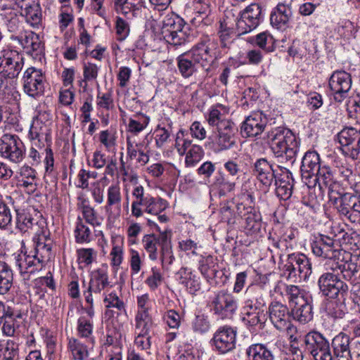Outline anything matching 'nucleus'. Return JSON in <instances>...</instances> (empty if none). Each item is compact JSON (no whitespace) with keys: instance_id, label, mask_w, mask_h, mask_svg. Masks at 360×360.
Listing matches in <instances>:
<instances>
[{"instance_id":"obj_1","label":"nucleus","mask_w":360,"mask_h":360,"mask_svg":"<svg viewBox=\"0 0 360 360\" xmlns=\"http://www.w3.org/2000/svg\"><path fill=\"white\" fill-rule=\"evenodd\" d=\"M215 44L207 39L198 43L190 51L179 55L176 58L178 70L184 78H189L199 68L206 72L210 70L215 59Z\"/></svg>"},{"instance_id":"obj_2","label":"nucleus","mask_w":360,"mask_h":360,"mask_svg":"<svg viewBox=\"0 0 360 360\" xmlns=\"http://www.w3.org/2000/svg\"><path fill=\"white\" fill-rule=\"evenodd\" d=\"M51 256V243L43 242L41 239L37 242L34 251L30 253L22 251L18 255L16 265L25 284L31 279L32 275L42 269Z\"/></svg>"},{"instance_id":"obj_3","label":"nucleus","mask_w":360,"mask_h":360,"mask_svg":"<svg viewBox=\"0 0 360 360\" xmlns=\"http://www.w3.org/2000/svg\"><path fill=\"white\" fill-rule=\"evenodd\" d=\"M266 139L275 157L295 162L300 143L292 131L283 127L273 128L267 131Z\"/></svg>"},{"instance_id":"obj_4","label":"nucleus","mask_w":360,"mask_h":360,"mask_svg":"<svg viewBox=\"0 0 360 360\" xmlns=\"http://www.w3.org/2000/svg\"><path fill=\"white\" fill-rule=\"evenodd\" d=\"M208 306L218 319L230 320L236 314L238 304L237 298L231 292L221 290L211 297Z\"/></svg>"},{"instance_id":"obj_5","label":"nucleus","mask_w":360,"mask_h":360,"mask_svg":"<svg viewBox=\"0 0 360 360\" xmlns=\"http://www.w3.org/2000/svg\"><path fill=\"white\" fill-rule=\"evenodd\" d=\"M311 250L314 255L324 259L333 260L344 259V256H349V252L342 248L339 243L333 238L323 234H319L311 243Z\"/></svg>"},{"instance_id":"obj_6","label":"nucleus","mask_w":360,"mask_h":360,"mask_svg":"<svg viewBox=\"0 0 360 360\" xmlns=\"http://www.w3.org/2000/svg\"><path fill=\"white\" fill-rule=\"evenodd\" d=\"M188 26L179 17L167 18L163 22L162 34L164 39L174 46H181L189 38Z\"/></svg>"},{"instance_id":"obj_7","label":"nucleus","mask_w":360,"mask_h":360,"mask_svg":"<svg viewBox=\"0 0 360 360\" xmlns=\"http://www.w3.org/2000/svg\"><path fill=\"white\" fill-rule=\"evenodd\" d=\"M283 272L288 279L306 281L312 273L311 264L304 254H290L283 266Z\"/></svg>"},{"instance_id":"obj_8","label":"nucleus","mask_w":360,"mask_h":360,"mask_svg":"<svg viewBox=\"0 0 360 360\" xmlns=\"http://www.w3.org/2000/svg\"><path fill=\"white\" fill-rule=\"evenodd\" d=\"M24 65V57L16 50L6 49L0 51V75L5 79L18 76Z\"/></svg>"},{"instance_id":"obj_9","label":"nucleus","mask_w":360,"mask_h":360,"mask_svg":"<svg viewBox=\"0 0 360 360\" xmlns=\"http://www.w3.org/2000/svg\"><path fill=\"white\" fill-rule=\"evenodd\" d=\"M304 343L305 351L315 360H333L329 342L321 333L309 332L304 338Z\"/></svg>"},{"instance_id":"obj_10","label":"nucleus","mask_w":360,"mask_h":360,"mask_svg":"<svg viewBox=\"0 0 360 360\" xmlns=\"http://www.w3.org/2000/svg\"><path fill=\"white\" fill-rule=\"evenodd\" d=\"M0 155L14 163L22 161L25 155V146L15 134H6L0 139Z\"/></svg>"},{"instance_id":"obj_11","label":"nucleus","mask_w":360,"mask_h":360,"mask_svg":"<svg viewBox=\"0 0 360 360\" xmlns=\"http://www.w3.org/2000/svg\"><path fill=\"white\" fill-rule=\"evenodd\" d=\"M112 287L108 276V267L103 264L101 267L94 270L90 274V281L86 290L84 291V296L88 304H92L94 295H99L105 289Z\"/></svg>"},{"instance_id":"obj_12","label":"nucleus","mask_w":360,"mask_h":360,"mask_svg":"<svg viewBox=\"0 0 360 360\" xmlns=\"http://www.w3.org/2000/svg\"><path fill=\"white\" fill-rule=\"evenodd\" d=\"M222 127L210 135L206 143L215 153L230 150L236 145L234 123Z\"/></svg>"},{"instance_id":"obj_13","label":"nucleus","mask_w":360,"mask_h":360,"mask_svg":"<svg viewBox=\"0 0 360 360\" xmlns=\"http://www.w3.org/2000/svg\"><path fill=\"white\" fill-rule=\"evenodd\" d=\"M318 284L322 293L333 299L339 295L343 297L348 291V285L334 273L323 274L319 278Z\"/></svg>"},{"instance_id":"obj_14","label":"nucleus","mask_w":360,"mask_h":360,"mask_svg":"<svg viewBox=\"0 0 360 360\" xmlns=\"http://www.w3.org/2000/svg\"><path fill=\"white\" fill-rule=\"evenodd\" d=\"M45 77L41 70L31 67L27 68L22 77L24 92L29 96L37 98L44 91Z\"/></svg>"},{"instance_id":"obj_15","label":"nucleus","mask_w":360,"mask_h":360,"mask_svg":"<svg viewBox=\"0 0 360 360\" xmlns=\"http://www.w3.org/2000/svg\"><path fill=\"white\" fill-rule=\"evenodd\" d=\"M328 85L335 101L340 103L348 96L352 86L351 75L344 70H336L330 77Z\"/></svg>"},{"instance_id":"obj_16","label":"nucleus","mask_w":360,"mask_h":360,"mask_svg":"<svg viewBox=\"0 0 360 360\" xmlns=\"http://www.w3.org/2000/svg\"><path fill=\"white\" fill-rule=\"evenodd\" d=\"M269 319L274 327L280 330L290 333L296 328L290 321L289 309L286 305L278 302L271 303L269 307Z\"/></svg>"},{"instance_id":"obj_17","label":"nucleus","mask_w":360,"mask_h":360,"mask_svg":"<svg viewBox=\"0 0 360 360\" xmlns=\"http://www.w3.org/2000/svg\"><path fill=\"white\" fill-rule=\"evenodd\" d=\"M268 122L267 117L257 111L247 117L240 126V134L245 138H256L264 131Z\"/></svg>"},{"instance_id":"obj_18","label":"nucleus","mask_w":360,"mask_h":360,"mask_svg":"<svg viewBox=\"0 0 360 360\" xmlns=\"http://www.w3.org/2000/svg\"><path fill=\"white\" fill-rule=\"evenodd\" d=\"M236 330L231 326H221L214 333L212 345L219 352L227 353L236 347Z\"/></svg>"},{"instance_id":"obj_19","label":"nucleus","mask_w":360,"mask_h":360,"mask_svg":"<svg viewBox=\"0 0 360 360\" xmlns=\"http://www.w3.org/2000/svg\"><path fill=\"white\" fill-rule=\"evenodd\" d=\"M148 223L150 226H156L160 233L158 235L154 233L146 234L143 237L141 243L143 249L148 255L149 259L152 261H155L159 257L158 246H160V249L162 248L161 240L164 237L172 238V233L171 231L167 230L160 231L159 227L150 219H148Z\"/></svg>"},{"instance_id":"obj_20","label":"nucleus","mask_w":360,"mask_h":360,"mask_svg":"<svg viewBox=\"0 0 360 360\" xmlns=\"http://www.w3.org/2000/svg\"><path fill=\"white\" fill-rule=\"evenodd\" d=\"M253 174L265 188H269L276 179L273 165L265 158H259L253 165Z\"/></svg>"},{"instance_id":"obj_21","label":"nucleus","mask_w":360,"mask_h":360,"mask_svg":"<svg viewBox=\"0 0 360 360\" xmlns=\"http://www.w3.org/2000/svg\"><path fill=\"white\" fill-rule=\"evenodd\" d=\"M292 15V12L289 5L278 4L271 13L270 23L274 27L284 30L288 27Z\"/></svg>"},{"instance_id":"obj_22","label":"nucleus","mask_w":360,"mask_h":360,"mask_svg":"<svg viewBox=\"0 0 360 360\" xmlns=\"http://www.w3.org/2000/svg\"><path fill=\"white\" fill-rule=\"evenodd\" d=\"M176 280L191 295H195L200 290L201 283L200 278L188 267H181L176 272Z\"/></svg>"},{"instance_id":"obj_23","label":"nucleus","mask_w":360,"mask_h":360,"mask_svg":"<svg viewBox=\"0 0 360 360\" xmlns=\"http://www.w3.org/2000/svg\"><path fill=\"white\" fill-rule=\"evenodd\" d=\"M321 160L319 153L315 150H308L302 160L300 170L303 179H310L319 171Z\"/></svg>"},{"instance_id":"obj_24","label":"nucleus","mask_w":360,"mask_h":360,"mask_svg":"<svg viewBox=\"0 0 360 360\" xmlns=\"http://www.w3.org/2000/svg\"><path fill=\"white\" fill-rule=\"evenodd\" d=\"M349 343L350 338L345 333H340L334 337L331 346L338 360H352Z\"/></svg>"},{"instance_id":"obj_25","label":"nucleus","mask_w":360,"mask_h":360,"mask_svg":"<svg viewBox=\"0 0 360 360\" xmlns=\"http://www.w3.org/2000/svg\"><path fill=\"white\" fill-rule=\"evenodd\" d=\"M352 255L349 256H344V259L336 260L335 264H332L331 269L335 272L340 270L343 278L350 282H354L356 280V275L359 271L356 263L352 262Z\"/></svg>"},{"instance_id":"obj_26","label":"nucleus","mask_w":360,"mask_h":360,"mask_svg":"<svg viewBox=\"0 0 360 360\" xmlns=\"http://www.w3.org/2000/svg\"><path fill=\"white\" fill-rule=\"evenodd\" d=\"M285 174L276 176L274 181L276 186V194L283 200H287L291 197L294 184L292 173L288 169H285Z\"/></svg>"},{"instance_id":"obj_27","label":"nucleus","mask_w":360,"mask_h":360,"mask_svg":"<svg viewBox=\"0 0 360 360\" xmlns=\"http://www.w3.org/2000/svg\"><path fill=\"white\" fill-rule=\"evenodd\" d=\"M15 5L14 4L0 5V15L4 25L11 32H15L18 30L20 25V16L13 7Z\"/></svg>"},{"instance_id":"obj_28","label":"nucleus","mask_w":360,"mask_h":360,"mask_svg":"<svg viewBox=\"0 0 360 360\" xmlns=\"http://www.w3.org/2000/svg\"><path fill=\"white\" fill-rule=\"evenodd\" d=\"M122 195L119 184H112L107 190V202L105 206L106 213L111 216L114 212L118 215L121 211Z\"/></svg>"},{"instance_id":"obj_29","label":"nucleus","mask_w":360,"mask_h":360,"mask_svg":"<svg viewBox=\"0 0 360 360\" xmlns=\"http://www.w3.org/2000/svg\"><path fill=\"white\" fill-rule=\"evenodd\" d=\"M290 308L293 319L300 323L304 324L313 319V298L294 304Z\"/></svg>"},{"instance_id":"obj_30","label":"nucleus","mask_w":360,"mask_h":360,"mask_svg":"<svg viewBox=\"0 0 360 360\" xmlns=\"http://www.w3.org/2000/svg\"><path fill=\"white\" fill-rule=\"evenodd\" d=\"M354 205V195L347 193L342 196L340 202L336 205V210L343 219L356 224V216L353 213Z\"/></svg>"},{"instance_id":"obj_31","label":"nucleus","mask_w":360,"mask_h":360,"mask_svg":"<svg viewBox=\"0 0 360 360\" xmlns=\"http://www.w3.org/2000/svg\"><path fill=\"white\" fill-rule=\"evenodd\" d=\"M247 360H274V354L267 345L252 344L246 349Z\"/></svg>"},{"instance_id":"obj_32","label":"nucleus","mask_w":360,"mask_h":360,"mask_svg":"<svg viewBox=\"0 0 360 360\" xmlns=\"http://www.w3.org/2000/svg\"><path fill=\"white\" fill-rule=\"evenodd\" d=\"M356 127H344L337 135V140L342 146H348L360 137V117H356Z\"/></svg>"},{"instance_id":"obj_33","label":"nucleus","mask_w":360,"mask_h":360,"mask_svg":"<svg viewBox=\"0 0 360 360\" xmlns=\"http://www.w3.org/2000/svg\"><path fill=\"white\" fill-rule=\"evenodd\" d=\"M248 304H252L258 310H264L266 302L264 298L262 287L259 285H252L248 287L245 292V301Z\"/></svg>"},{"instance_id":"obj_34","label":"nucleus","mask_w":360,"mask_h":360,"mask_svg":"<svg viewBox=\"0 0 360 360\" xmlns=\"http://www.w3.org/2000/svg\"><path fill=\"white\" fill-rule=\"evenodd\" d=\"M283 293L290 307L312 298L310 294L295 285H284Z\"/></svg>"},{"instance_id":"obj_35","label":"nucleus","mask_w":360,"mask_h":360,"mask_svg":"<svg viewBox=\"0 0 360 360\" xmlns=\"http://www.w3.org/2000/svg\"><path fill=\"white\" fill-rule=\"evenodd\" d=\"M132 196L134 198L131 203V214L139 218L143 214L141 206L145 203L148 198L151 196L149 193L145 192L144 188L141 186H136L132 191Z\"/></svg>"},{"instance_id":"obj_36","label":"nucleus","mask_w":360,"mask_h":360,"mask_svg":"<svg viewBox=\"0 0 360 360\" xmlns=\"http://www.w3.org/2000/svg\"><path fill=\"white\" fill-rule=\"evenodd\" d=\"M50 135V130L48 127L41 120H34L29 131V136L32 140L37 141L34 142L37 146L42 141H48Z\"/></svg>"},{"instance_id":"obj_37","label":"nucleus","mask_w":360,"mask_h":360,"mask_svg":"<svg viewBox=\"0 0 360 360\" xmlns=\"http://www.w3.org/2000/svg\"><path fill=\"white\" fill-rule=\"evenodd\" d=\"M21 177L20 185L26 188L28 192L33 193L37 189V172L28 165H23L20 169Z\"/></svg>"},{"instance_id":"obj_38","label":"nucleus","mask_w":360,"mask_h":360,"mask_svg":"<svg viewBox=\"0 0 360 360\" xmlns=\"http://www.w3.org/2000/svg\"><path fill=\"white\" fill-rule=\"evenodd\" d=\"M230 24L231 22L226 15L219 21L217 34L223 47H226L228 44L231 41L233 34H236V29L233 30L231 27Z\"/></svg>"},{"instance_id":"obj_39","label":"nucleus","mask_w":360,"mask_h":360,"mask_svg":"<svg viewBox=\"0 0 360 360\" xmlns=\"http://www.w3.org/2000/svg\"><path fill=\"white\" fill-rule=\"evenodd\" d=\"M13 281L11 267L6 262L0 261V295H5L11 290Z\"/></svg>"},{"instance_id":"obj_40","label":"nucleus","mask_w":360,"mask_h":360,"mask_svg":"<svg viewBox=\"0 0 360 360\" xmlns=\"http://www.w3.org/2000/svg\"><path fill=\"white\" fill-rule=\"evenodd\" d=\"M8 202L0 199V229L6 230L11 225L12 213L11 207L14 202L11 196H6Z\"/></svg>"},{"instance_id":"obj_41","label":"nucleus","mask_w":360,"mask_h":360,"mask_svg":"<svg viewBox=\"0 0 360 360\" xmlns=\"http://www.w3.org/2000/svg\"><path fill=\"white\" fill-rule=\"evenodd\" d=\"M168 207L167 200L160 198L150 196L141 206L143 213L158 215Z\"/></svg>"},{"instance_id":"obj_42","label":"nucleus","mask_w":360,"mask_h":360,"mask_svg":"<svg viewBox=\"0 0 360 360\" xmlns=\"http://www.w3.org/2000/svg\"><path fill=\"white\" fill-rule=\"evenodd\" d=\"M212 186L217 189L220 196H225L234 191L236 183L230 181L224 174L219 173L214 176Z\"/></svg>"},{"instance_id":"obj_43","label":"nucleus","mask_w":360,"mask_h":360,"mask_svg":"<svg viewBox=\"0 0 360 360\" xmlns=\"http://www.w3.org/2000/svg\"><path fill=\"white\" fill-rule=\"evenodd\" d=\"M75 238L77 243H87L92 240V234L90 228L80 217H78L75 229Z\"/></svg>"},{"instance_id":"obj_44","label":"nucleus","mask_w":360,"mask_h":360,"mask_svg":"<svg viewBox=\"0 0 360 360\" xmlns=\"http://www.w3.org/2000/svg\"><path fill=\"white\" fill-rule=\"evenodd\" d=\"M162 248L160 250V259L163 268L168 269L174 261L172 251V238L164 237L162 240Z\"/></svg>"},{"instance_id":"obj_45","label":"nucleus","mask_w":360,"mask_h":360,"mask_svg":"<svg viewBox=\"0 0 360 360\" xmlns=\"http://www.w3.org/2000/svg\"><path fill=\"white\" fill-rule=\"evenodd\" d=\"M141 8V0H124L115 11L130 19L136 17Z\"/></svg>"},{"instance_id":"obj_46","label":"nucleus","mask_w":360,"mask_h":360,"mask_svg":"<svg viewBox=\"0 0 360 360\" xmlns=\"http://www.w3.org/2000/svg\"><path fill=\"white\" fill-rule=\"evenodd\" d=\"M243 18L248 20L252 26H258L262 19V11L257 4H252L247 6L242 12Z\"/></svg>"},{"instance_id":"obj_47","label":"nucleus","mask_w":360,"mask_h":360,"mask_svg":"<svg viewBox=\"0 0 360 360\" xmlns=\"http://www.w3.org/2000/svg\"><path fill=\"white\" fill-rule=\"evenodd\" d=\"M149 122V117L141 113L136 114L134 118H129L127 131L134 134H138L146 128Z\"/></svg>"},{"instance_id":"obj_48","label":"nucleus","mask_w":360,"mask_h":360,"mask_svg":"<svg viewBox=\"0 0 360 360\" xmlns=\"http://www.w3.org/2000/svg\"><path fill=\"white\" fill-rule=\"evenodd\" d=\"M25 15L26 21L32 27H37L41 22V9L39 4H25Z\"/></svg>"},{"instance_id":"obj_49","label":"nucleus","mask_w":360,"mask_h":360,"mask_svg":"<svg viewBox=\"0 0 360 360\" xmlns=\"http://www.w3.org/2000/svg\"><path fill=\"white\" fill-rule=\"evenodd\" d=\"M16 212V227L22 232H26L35 223V219L26 210L15 209Z\"/></svg>"},{"instance_id":"obj_50","label":"nucleus","mask_w":360,"mask_h":360,"mask_svg":"<svg viewBox=\"0 0 360 360\" xmlns=\"http://www.w3.org/2000/svg\"><path fill=\"white\" fill-rule=\"evenodd\" d=\"M245 215V228L248 231L256 233L261 228V215L255 209L253 210H247Z\"/></svg>"},{"instance_id":"obj_51","label":"nucleus","mask_w":360,"mask_h":360,"mask_svg":"<svg viewBox=\"0 0 360 360\" xmlns=\"http://www.w3.org/2000/svg\"><path fill=\"white\" fill-rule=\"evenodd\" d=\"M68 347L75 360H85L89 356L86 347L75 338L70 339Z\"/></svg>"},{"instance_id":"obj_52","label":"nucleus","mask_w":360,"mask_h":360,"mask_svg":"<svg viewBox=\"0 0 360 360\" xmlns=\"http://www.w3.org/2000/svg\"><path fill=\"white\" fill-rule=\"evenodd\" d=\"M207 120L210 126L216 127L217 130L222 129V125L223 127H227L233 124V122L229 120L223 119L222 114L217 109L210 110Z\"/></svg>"},{"instance_id":"obj_53","label":"nucleus","mask_w":360,"mask_h":360,"mask_svg":"<svg viewBox=\"0 0 360 360\" xmlns=\"http://www.w3.org/2000/svg\"><path fill=\"white\" fill-rule=\"evenodd\" d=\"M172 133V122L167 124V127L158 125L155 129V139L158 148H162L169 140Z\"/></svg>"},{"instance_id":"obj_54","label":"nucleus","mask_w":360,"mask_h":360,"mask_svg":"<svg viewBox=\"0 0 360 360\" xmlns=\"http://www.w3.org/2000/svg\"><path fill=\"white\" fill-rule=\"evenodd\" d=\"M116 132L113 130L106 129L99 134V141L108 152H113L116 146Z\"/></svg>"},{"instance_id":"obj_55","label":"nucleus","mask_w":360,"mask_h":360,"mask_svg":"<svg viewBox=\"0 0 360 360\" xmlns=\"http://www.w3.org/2000/svg\"><path fill=\"white\" fill-rule=\"evenodd\" d=\"M314 181L319 182V186L331 185L334 181L333 172L328 166H322L319 171L314 175Z\"/></svg>"},{"instance_id":"obj_56","label":"nucleus","mask_w":360,"mask_h":360,"mask_svg":"<svg viewBox=\"0 0 360 360\" xmlns=\"http://www.w3.org/2000/svg\"><path fill=\"white\" fill-rule=\"evenodd\" d=\"M186 154V165L193 167L200 161L204 155V150L201 146L193 145Z\"/></svg>"},{"instance_id":"obj_57","label":"nucleus","mask_w":360,"mask_h":360,"mask_svg":"<svg viewBox=\"0 0 360 360\" xmlns=\"http://www.w3.org/2000/svg\"><path fill=\"white\" fill-rule=\"evenodd\" d=\"M255 42L259 48L267 52L274 51V38L267 32H263L255 37Z\"/></svg>"},{"instance_id":"obj_58","label":"nucleus","mask_w":360,"mask_h":360,"mask_svg":"<svg viewBox=\"0 0 360 360\" xmlns=\"http://www.w3.org/2000/svg\"><path fill=\"white\" fill-rule=\"evenodd\" d=\"M19 345L13 340H8L5 346H2L4 360H18L19 354Z\"/></svg>"},{"instance_id":"obj_59","label":"nucleus","mask_w":360,"mask_h":360,"mask_svg":"<svg viewBox=\"0 0 360 360\" xmlns=\"http://www.w3.org/2000/svg\"><path fill=\"white\" fill-rule=\"evenodd\" d=\"M265 316L264 310H260L259 312L257 311V313L244 312L243 321L250 326L258 325L262 326L266 320Z\"/></svg>"},{"instance_id":"obj_60","label":"nucleus","mask_w":360,"mask_h":360,"mask_svg":"<svg viewBox=\"0 0 360 360\" xmlns=\"http://www.w3.org/2000/svg\"><path fill=\"white\" fill-rule=\"evenodd\" d=\"M99 67L92 63H84L83 65V77L82 82H84V91L86 90L87 82L96 80L98 77Z\"/></svg>"},{"instance_id":"obj_61","label":"nucleus","mask_w":360,"mask_h":360,"mask_svg":"<svg viewBox=\"0 0 360 360\" xmlns=\"http://www.w3.org/2000/svg\"><path fill=\"white\" fill-rule=\"evenodd\" d=\"M192 141L186 138L184 131L180 129L176 136L175 147L179 155H184L186 153L187 150L193 146Z\"/></svg>"},{"instance_id":"obj_62","label":"nucleus","mask_w":360,"mask_h":360,"mask_svg":"<svg viewBox=\"0 0 360 360\" xmlns=\"http://www.w3.org/2000/svg\"><path fill=\"white\" fill-rule=\"evenodd\" d=\"M326 187L328 188L329 201L333 205H338L340 202L342 196L345 194L342 191L340 184L338 181H334L331 183V185L326 186Z\"/></svg>"},{"instance_id":"obj_63","label":"nucleus","mask_w":360,"mask_h":360,"mask_svg":"<svg viewBox=\"0 0 360 360\" xmlns=\"http://www.w3.org/2000/svg\"><path fill=\"white\" fill-rule=\"evenodd\" d=\"M193 330L198 333H207L210 328L208 317L201 314L197 315L192 323Z\"/></svg>"},{"instance_id":"obj_64","label":"nucleus","mask_w":360,"mask_h":360,"mask_svg":"<svg viewBox=\"0 0 360 360\" xmlns=\"http://www.w3.org/2000/svg\"><path fill=\"white\" fill-rule=\"evenodd\" d=\"M77 259L79 263L90 265L96 257V252L93 248H81L77 250Z\"/></svg>"}]
</instances>
